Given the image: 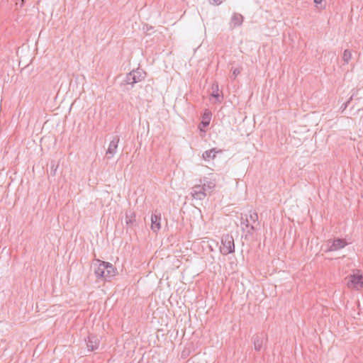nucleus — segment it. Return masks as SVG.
Wrapping results in <instances>:
<instances>
[{
    "label": "nucleus",
    "instance_id": "7",
    "mask_svg": "<svg viewBox=\"0 0 363 363\" xmlns=\"http://www.w3.org/2000/svg\"><path fill=\"white\" fill-rule=\"evenodd\" d=\"M252 341L256 351H261L264 343L267 341V335L264 333H259L252 337Z\"/></svg>",
    "mask_w": 363,
    "mask_h": 363
},
{
    "label": "nucleus",
    "instance_id": "26",
    "mask_svg": "<svg viewBox=\"0 0 363 363\" xmlns=\"http://www.w3.org/2000/svg\"><path fill=\"white\" fill-rule=\"evenodd\" d=\"M52 171L53 172V175H55V172H56V168L53 169V166L52 167Z\"/></svg>",
    "mask_w": 363,
    "mask_h": 363
},
{
    "label": "nucleus",
    "instance_id": "15",
    "mask_svg": "<svg viewBox=\"0 0 363 363\" xmlns=\"http://www.w3.org/2000/svg\"><path fill=\"white\" fill-rule=\"evenodd\" d=\"M240 225H242V230H245V228H250V223L247 215H245V218H243V216L241 217Z\"/></svg>",
    "mask_w": 363,
    "mask_h": 363
},
{
    "label": "nucleus",
    "instance_id": "17",
    "mask_svg": "<svg viewBox=\"0 0 363 363\" xmlns=\"http://www.w3.org/2000/svg\"><path fill=\"white\" fill-rule=\"evenodd\" d=\"M242 68L241 67H236L233 69L232 76L233 79H235L236 77L241 72Z\"/></svg>",
    "mask_w": 363,
    "mask_h": 363
},
{
    "label": "nucleus",
    "instance_id": "8",
    "mask_svg": "<svg viewBox=\"0 0 363 363\" xmlns=\"http://www.w3.org/2000/svg\"><path fill=\"white\" fill-rule=\"evenodd\" d=\"M248 219L250 223V229L247 230V233L252 234L254 231L257 230V227L259 225L258 222V215L255 211H250Z\"/></svg>",
    "mask_w": 363,
    "mask_h": 363
},
{
    "label": "nucleus",
    "instance_id": "19",
    "mask_svg": "<svg viewBox=\"0 0 363 363\" xmlns=\"http://www.w3.org/2000/svg\"><path fill=\"white\" fill-rule=\"evenodd\" d=\"M215 186H216V184H215L214 182H209L207 185L206 184V189H213L215 187Z\"/></svg>",
    "mask_w": 363,
    "mask_h": 363
},
{
    "label": "nucleus",
    "instance_id": "3",
    "mask_svg": "<svg viewBox=\"0 0 363 363\" xmlns=\"http://www.w3.org/2000/svg\"><path fill=\"white\" fill-rule=\"evenodd\" d=\"M345 279L349 288L359 289L363 286V275L358 272L347 277Z\"/></svg>",
    "mask_w": 363,
    "mask_h": 363
},
{
    "label": "nucleus",
    "instance_id": "14",
    "mask_svg": "<svg viewBox=\"0 0 363 363\" xmlns=\"http://www.w3.org/2000/svg\"><path fill=\"white\" fill-rule=\"evenodd\" d=\"M135 216L134 212H133L132 211H127L125 213L126 223L128 225H133V223L135 221Z\"/></svg>",
    "mask_w": 363,
    "mask_h": 363
},
{
    "label": "nucleus",
    "instance_id": "1",
    "mask_svg": "<svg viewBox=\"0 0 363 363\" xmlns=\"http://www.w3.org/2000/svg\"><path fill=\"white\" fill-rule=\"evenodd\" d=\"M94 265L98 264L94 269V274L97 278L107 280L115 275V269L112 264L99 259H96Z\"/></svg>",
    "mask_w": 363,
    "mask_h": 363
},
{
    "label": "nucleus",
    "instance_id": "10",
    "mask_svg": "<svg viewBox=\"0 0 363 363\" xmlns=\"http://www.w3.org/2000/svg\"><path fill=\"white\" fill-rule=\"evenodd\" d=\"M161 214L155 211L151 216V228L154 232L158 231L160 228Z\"/></svg>",
    "mask_w": 363,
    "mask_h": 363
},
{
    "label": "nucleus",
    "instance_id": "9",
    "mask_svg": "<svg viewBox=\"0 0 363 363\" xmlns=\"http://www.w3.org/2000/svg\"><path fill=\"white\" fill-rule=\"evenodd\" d=\"M119 140V137L118 135H116L110 142L108 150L106 151V155L108 159L111 158L113 156V155L116 152Z\"/></svg>",
    "mask_w": 363,
    "mask_h": 363
},
{
    "label": "nucleus",
    "instance_id": "16",
    "mask_svg": "<svg viewBox=\"0 0 363 363\" xmlns=\"http://www.w3.org/2000/svg\"><path fill=\"white\" fill-rule=\"evenodd\" d=\"M352 58V52L349 50H345L342 55V60L345 64H348Z\"/></svg>",
    "mask_w": 363,
    "mask_h": 363
},
{
    "label": "nucleus",
    "instance_id": "13",
    "mask_svg": "<svg viewBox=\"0 0 363 363\" xmlns=\"http://www.w3.org/2000/svg\"><path fill=\"white\" fill-rule=\"evenodd\" d=\"M222 150H216V148H212L211 150L205 151L202 157L206 161H209L210 160H213L216 157V153L221 152Z\"/></svg>",
    "mask_w": 363,
    "mask_h": 363
},
{
    "label": "nucleus",
    "instance_id": "23",
    "mask_svg": "<svg viewBox=\"0 0 363 363\" xmlns=\"http://www.w3.org/2000/svg\"><path fill=\"white\" fill-rule=\"evenodd\" d=\"M203 118H204V120H207V121H210L209 113H205L204 116H203Z\"/></svg>",
    "mask_w": 363,
    "mask_h": 363
},
{
    "label": "nucleus",
    "instance_id": "22",
    "mask_svg": "<svg viewBox=\"0 0 363 363\" xmlns=\"http://www.w3.org/2000/svg\"><path fill=\"white\" fill-rule=\"evenodd\" d=\"M212 96H213L214 98H216L218 101H220V95H219L218 93H216V94H212Z\"/></svg>",
    "mask_w": 363,
    "mask_h": 363
},
{
    "label": "nucleus",
    "instance_id": "6",
    "mask_svg": "<svg viewBox=\"0 0 363 363\" xmlns=\"http://www.w3.org/2000/svg\"><path fill=\"white\" fill-rule=\"evenodd\" d=\"M206 184L203 185H195L192 187L191 194L192 197L198 200H203L206 196Z\"/></svg>",
    "mask_w": 363,
    "mask_h": 363
},
{
    "label": "nucleus",
    "instance_id": "4",
    "mask_svg": "<svg viewBox=\"0 0 363 363\" xmlns=\"http://www.w3.org/2000/svg\"><path fill=\"white\" fill-rule=\"evenodd\" d=\"M145 77V73L141 70L136 69L129 72L125 77L126 84H130L132 86L134 84L143 81Z\"/></svg>",
    "mask_w": 363,
    "mask_h": 363
},
{
    "label": "nucleus",
    "instance_id": "11",
    "mask_svg": "<svg viewBox=\"0 0 363 363\" xmlns=\"http://www.w3.org/2000/svg\"><path fill=\"white\" fill-rule=\"evenodd\" d=\"M99 340L97 336L92 334L88 336L86 345L89 350L94 351V350H96L99 347Z\"/></svg>",
    "mask_w": 363,
    "mask_h": 363
},
{
    "label": "nucleus",
    "instance_id": "20",
    "mask_svg": "<svg viewBox=\"0 0 363 363\" xmlns=\"http://www.w3.org/2000/svg\"><path fill=\"white\" fill-rule=\"evenodd\" d=\"M213 4L215 5H219L223 2V0H211Z\"/></svg>",
    "mask_w": 363,
    "mask_h": 363
},
{
    "label": "nucleus",
    "instance_id": "24",
    "mask_svg": "<svg viewBox=\"0 0 363 363\" xmlns=\"http://www.w3.org/2000/svg\"><path fill=\"white\" fill-rule=\"evenodd\" d=\"M313 1H314V3H315V4H317V5H318V4H321V2L323 1V0H313Z\"/></svg>",
    "mask_w": 363,
    "mask_h": 363
},
{
    "label": "nucleus",
    "instance_id": "21",
    "mask_svg": "<svg viewBox=\"0 0 363 363\" xmlns=\"http://www.w3.org/2000/svg\"><path fill=\"white\" fill-rule=\"evenodd\" d=\"M209 122H210L209 121L205 120V121H202L201 123L203 127H206L209 125Z\"/></svg>",
    "mask_w": 363,
    "mask_h": 363
},
{
    "label": "nucleus",
    "instance_id": "12",
    "mask_svg": "<svg viewBox=\"0 0 363 363\" xmlns=\"http://www.w3.org/2000/svg\"><path fill=\"white\" fill-rule=\"evenodd\" d=\"M243 20L244 18L240 13H234L232 15L230 20L231 28H235V27L240 26L242 24Z\"/></svg>",
    "mask_w": 363,
    "mask_h": 363
},
{
    "label": "nucleus",
    "instance_id": "2",
    "mask_svg": "<svg viewBox=\"0 0 363 363\" xmlns=\"http://www.w3.org/2000/svg\"><path fill=\"white\" fill-rule=\"evenodd\" d=\"M221 246L220 247V252L227 255L233 253L235 251V244L233 237L229 234H225L222 236Z\"/></svg>",
    "mask_w": 363,
    "mask_h": 363
},
{
    "label": "nucleus",
    "instance_id": "18",
    "mask_svg": "<svg viewBox=\"0 0 363 363\" xmlns=\"http://www.w3.org/2000/svg\"><path fill=\"white\" fill-rule=\"evenodd\" d=\"M353 99V95L348 99V101H347L345 103H344L342 106H341V108L343 111H345L347 107L348 106V105L350 104V101L352 100Z\"/></svg>",
    "mask_w": 363,
    "mask_h": 363
},
{
    "label": "nucleus",
    "instance_id": "25",
    "mask_svg": "<svg viewBox=\"0 0 363 363\" xmlns=\"http://www.w3.org/2000/svg\"><path fill=\"white\" fill-rule=\"evenodd\" d=\"M25 2H26V0H21V4H20V6H21V7H23V5H24V4H25Z\"/></svg>",
    "mask_w": 363,
    "mask_h": 363
},
{
    "label": "nucleus",
    "instance_id": "5",
    "mask_svg": "<svg viewBox=\"0 0 363 363\" xmlns=\"http://www.w3.org/2000/svg\"><path fill=\"white\" fill-rule=\"evenodd\" d=\"M347 244L348 243L345 239L338 238H334L333 240H330L328 241V247L325 251H337L344 248L346 245H347Z\"/></svg>",
    "mask_w": 363,
    "mask_h": 363
}]
</instances>
